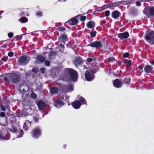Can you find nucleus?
<instances>
[{
  "label": "nucleus",
  "mask_w": 154,
  "mask_h": 154,
  "mask_svg": "<svg viewBox=\"0 0 154 154\" xmlns=\"http://www.w3.org/2000/svg\"><path fill=\"white\" fill-rule=\"evenodd\" d=\"M146 39L148 41L150 45L154 43V32L151 31L147 33L145 37Z\"/></svg>",
  "instance_id": "1"
},
{
  "label": "nucleus",
  "mask_w": 154,
  "mask_h": 154,
  "mask_svg": "<svg viewBox=\"0 0 154 154\" xmlns=\"http://www.w3.org/2000/svg\"><path fill=\"white\" fill-rule=\"evenodd\" d=\"M143 12L149 18L153 16L154 14V8L148 7L144 9Z\"/></svg>",
  "instance_id": "2"
},
{
  "label": "nucleus",
  "mask_w": 154,
  "mask_h": 154,
  "mask_svg": "<svg viewBox=\"0 0 154 154\" xmlns=\"http://www.w3.org/2000/svg\"><path fill=\"white\" fill-rule=\"evenodd\" d=\"M69 73L71 76L72 80L75 81L77 78L78 74L77 72L75 71L72 69H70L69 70Z\"/></svg>",
  "instance_id": "3"
},
{
  "label": "nucleus",
  "mask_w": 154,
  "mask_h": 154,
  "mask_svg": "<svg viewBox=\"0 0 154 154\" xmlns=\"http://www.w3.org/2000/svg\"><path fill=\"white\" fill-rule=\"evenodd\" d=\"M10 79L14 83H16L19 81V76L15 74H10Z\"/></svg>",
  "instance_id": "4"
},
{
  "label": "nucleus",
  "mask_w": 154,
  "mask_h": 154,
  "mask_svg": "<svg viewBox=\"0 0 154 154\" xmlns=\"http://www.w3.org/2000/svg\"><path fill=\"white\" fill-rule=\"evenodd\" d=\"M18 61L19 62V65H20L21 63H24V64L27 63L28 62L27 57L26 56H23L21 57L19 59Z\"/></svg>",
  "instance_id": "5"
},
{
  "label": "nucleus",
  "mask_w": 154,
  "mask_h": 154,
  "mask_svg": "<svg viewBox=\"0 0 154 154\" xmlns=\"http://www.w3.org/2000/svg\"><path fill=\"white\" fill-rule=\"evenodd\" d=\"M118 37L121 39H125L128 37L129 34L127 32L123 33H120L118 35Z\"/></svg>",
  "instance_id": "6"
},
{
  "label": "nucleus",
  "mask_w": 154,
  "mask_h": 154,
  "mask_svg": "<svg viewBox=\"0 0 154 154\" xmlns=\"http://www.w3.org/2000/svg\"><path fill=\"white\" fill-rule=\"evenodd\" d=\"M85 77L88 81H91L94 78L93 75L90 74V72L89 70L86 71L85 74Z\"/></svg>",
  "instance_id": "7"
},
{
  "label": "nucleus",
  "mask_w": 154,
  "mask_h": 154,
  "mask_svg": "<svg viewBox=\"0 0 154 154\" xmlns=\"http://www.w3.org/2000/svg\"><path fill=\"white\" fill-rule=\"evenodd\" d=\"M101 42L100 41H97L91 44L90 45L91 47H102Z\"/></svg>",
  "instance_id": "8"
},
{
  "label": "nucleus",
  "mask_w": 154,
  "mask_h": 154,
  "mask_svg": "<svg viewBox=\"0 0 154 154\" xmlns=\"http://www.w3.org/2000/svg\"><path fill=\"white\" fill-rule=\"evenodd\" d=\"M72 105L74 108L77 109L80 107L81 103L79 101H75L72 103Z\"/></svg>",
  "instance_id": "9"
},
{
  "label": "nucleus",
  "mask_w": 154,
  "mask_h": 154,
  "mask_svg": "<svg viewBox=\"0 0 154 154\" xmlns=\"http://www.w3.org/2000/svg\"><path fill=\"white\" fill-rule=\"evenodd\" d=\"M113 85L116 88H119L122 86L121 82L118 79H116L114 81Z\"/></svg>",
  "instance_id": "10"
},
{
  "label": "nucleus",
  "mask_w": 154,
  "mask_h": 154,
  "mask_svg": "<svg viewBox=\"0 0 154 154\" xmlns=\"http://www.w3.org/2000/svg\"><path fill=\"white\" fill-rule=\"evenodd\" d=\"M32 111L31 108L29 109H24L23 111V114L26 116L31 114H32Z\"/></svg>",
  "instance_id": "11"
},
{
  "label": "nucleus",
  "mask_w": 154,
  "mask_h": 154,
  "mask_svg": "<svg viewBox=\"0 0 154 154\" xmlns=\"http://www.w3.org/2000/svg\"><path fill=\"white\" fill-rule=\"evenodd\" d=\"M38 105L39 109L41 110L44 107L45 105V103L43 101L39 100L38 102Z\"/></svg>",
  "instance_id": "12"
},
{
  "label": "nucleus",
  "mask_w": 154,
  "mask_h": 154,
  "mask_svg": "<svg viewBox=\"0 0 154 154\" xmlns=\"http://www.w3.org/2000/svg\"><path fill=\"white\" fill-rule=\"evenodd\" d=\"M41 134V132L38 129L36 128L34 129L32 132V134L33 137H36Z\"/></svg>",
  "instance_id": "13"
},
{
  "label": "nucleus",
  "mask_w": 154,
  "mask_h": 154,
  "mask_svg": "<svg viewBox=\"0 0 154 154\" xmlns=\"http://www.w3.org/2000/svg\"><path fill=\"white\" fill-rule=\"evenodd\" d=\"M56 55V53L54 51H52L49 53V59L50 60H52L54 59L55 57V56Z\"/></svg>",
  "instance_id": "14"
},
{
  "label": "nucleus",
  "mask_w": 154,
  "mask_h": 154,
  "mask_svg": "<svg viewBox=\"0 0 154 154\" xmlns=\"http://www.w3.org/2000/svg\"><path fill=\"white\" fill-rule=\"evenodd\" d=\"M68 23L71 25H76L77 22V20L75 19L74 18L71 20H69L68 22Z\"/></svg>",
  "instance_id": "15"
},
{
  "label": "nucleus",
  "mask_w": 154,
  "mask_h": 154,
  "mask_svg": "<svg viewBox=\"0 0 154 154\" xmlns=\"http://www.w3.org/2000/svg\"><path fill=\"white\" fill-rule=\"evenodd\" d=\"M95 25V23L92 21H89L87 23V26L89 28H92L94 27Z\"/></svg>",
  "instance_id": "16"
},
{
  "label": "nucleus",
  "mask_w": 154,
  "mask_h": 154,
  "mask_svg": "<svg viewBox=\"0 0 154 154\" xmlns=\"http://www.w3.org/2000/svg\"><path fill=\"white\" fill-rule=\"evenodd\" d=\"M63 102L60 100H57L56 102L54 103V106L56 107L60 106L61 105H63Z\"/></svg>",
  "instance_id": "17"
},
{
  "label": "nucleus",
  "mask_w": 154,
  "mask_h": 154,
  "mask_svg": "<svg viewBox=\"0 0 154 154\" xmlns=\"http://www.w3.org/2000/svg\"><path fill=\"white\" fill-rule=\"evenodd\" d=\"M3 78L4 80L6 82H9L10 81L9 79H10V74H6L4 75Z\"/></svg>",
  "instance_id": "18"
},
{
  "label": "nucleus",
  "mask_w": 154,
  "mask_h": 154,
  "mask_svg": "<svg viewBox=\"0 0 154 154\" xmlns=\"http://www.w3.org/2000/svg\"><path fill=\"white\" fill-rule=\"evenodd\" d=\"M152 69V67L149 65H147L145 67V71L149 73L151 72Z\"/></svg>",
  "instance_id": "19"
},
{
  "label": "nucleus",
  "mask_w": 154,
  "mask_h": 154,
  "mask_svg": "<svg viewBox=\"0 0 154 154\" xmlns=\"http://www.w3.org/2000/svg\"><path fill=\"white\" fill-rule=\"evenodd\" d=\"M119 13L118 11H114L112 13V17L115 18H117L119 16Z\"/></svg>",
  "instance_id": "20"
},
{
  "label": "nucleus",
  "mask_w": 154,
  "mask_h": 154,
  "mask_svg": "<svg viewBox=\"0 0 154 154\" xmlns=\"http://www.w3.org/2000/svg\"><path fill=\"white\" fill-rule=\"evenodd\" d=\"M82 63V60L81 58L76 59L74 62V63L76 66Z\"/></svg>",
  "instance_id": "21"
},
{
  "label": "nucleus",
  "mask_w": 154,
  "mask_h": 154,
  "mask_svg": "<svg viewBox=\"0 0 154 154\" xmlns=\"http://www.w3.org/2000/svg\"><path fill=\"white\" fill-rule=\"evenodd\" d=\"M67 38V36L66 35L63 34L60 37H59V38L60 40L62 41V42H64L66 40Z\"/></svg>",
  "instance_id": "22"
},
{
  "label": "nucleus",
  "mask_w": 154,
  "mask_h": 154,
  "mask_svg": "<svg viewBox=\"0 0 154 154\" xmlns=\"http://www.w3.org/2000/svg\"><path fill=\"white\" fill-rule=\"evenodd\" d=\"M58 91V89L56 87H53L51 90V91L52 94L57 93Z\"/></svg>",
  "instance_id": "23"
},
{
  "label": "nucleus",
  "mask_w": 154,
  "mask_h": 154,
  "mask_svg": "<svg viewBox=\"0 0 154 154\" xmlns=\"http://www.w3.org/2000/svg\"><path fill=\"white\" fill-rule=\"evenodd\" d=\"M37 59L38 61L42 63L45 60L44 57L41 55H38L37 56Z\"/></svg>",
  "instance_id": "24"
},
{
  "label": "nucleus",
  "mask_w": 154,
  "mask_h": 154,
  "mask_svg": "<svg viewBox=\"0 0 154 154\" xmlns=\"http://www.w3.org/2000/svg\"><path fill=\"white\" fill-rule=\"evenodd\" d=\"M31 125V122L29 121H26L24 125V127H28L30 126Z\"/></svg>",
  "instance_id": "25"
},
{
  "label": "nucleus",
  "mask_w": 154,
  "mask_h": 154,
  "mask_svg": "<svg viewBox=\"0 0 154 154\" xmlns=\"http://www.w3.org/2000/svg\"><path fill=\"white\" fill-rule=\"evenodd\" d=\"M125 2H120L117 3H113L112 5L113 6H117L120 5H121V4H123V3H124Z\"/></svg>",
  "instance_id": "26"
},
{
  "label": "nucleus",
  "mask_w": 154,
  "mask_h": 154,
  "mask_svg": "<svg viewBox=\"0 0 154 154\" xmlns=\"http://www.w3.org/2000/svg\"><path fill=\"white\" fill-rule=\"evenodd\" d=\"M131 60H129L128 61L125 60L124 61V63L127 64V67H128L130 66L131 64Z\"/></svg>",
  "instance_id": "27"
},
{
  "label": "nucleus",
  "mask_w": 154,
  "mask_h": 154,
  "mask_svg": "<svg viewBox=\"0 0 154 154\" xmlns=\"http://www.w3.org/2000/svg\"><path fill=\"white\" fill-rule=\"evenodd\" d=\"M67 92L71 91L73 90V88L72 85H69L67 88Z\"/></svg>",
  "instance_id": "28"
},
{
  "label": "nucleus",
  "mask_w": 154,
  "mask_h": 154,
  "mask_svg": "<svg viewBox=\"0 0 154 154\" xmlns=\"http://www.w3.org/2000/svg\"><path fill=\"white\" fill-rule=\"evenodd\" d=\"M20 21L21 22H26L27 21V18L26 17H22L20 19Z\"/></svg>",
  "instance_id": "29"
},
{
  "label": "nucleus",
  "mask_w": 154,
  "mask_h": 154,
  "mask_svg": "<svg viewBox=\"0 0 154 154\" xmlns=\"http://www.w3.org/2000/svg\"><path fill=\"white\" fill-rule=\"evenodd\" d=\"M45 65L47 66H49L50 64V62L48 60H45Z\"/></svg>",
  "instance_id": "30"
},
{
  "label": "nucleus",
  "mask_w": 154,
  "mask_h": 154,
  "mask_svg": "<svg viewBox=\"0 0 154 154\" xmlns=\"http://www.w3.org/2000/svg\"><path fill=\"white\" fill-rule=\"evenodd\" d=\"M90 34L92 37H94L96 35V32L95 31L91 32Z\"/></svg>",
  "instance_id": "31"
},
{
  "label": "nucleus",
  "mask_w": 154,
  "mask_h": 154,
  "mask_svg": "<svg viewBox=\"0 0 154 154\" xmlns=\"http://www.w3.org/2000/svg\"><path fill=\"white\" fill-rule=\"evenodd\" d=\"M129 55V54L128 53H126L124 54L123 55V57H127Z\"/></svg>",
  "instance_id": "32"
},
{
  "label": "nucleus",
  "mask_w": 154,
  "mask_h": 154,
  "mask_svg": "<svg viewBox=\"0 0 154 154\" xmlns=\"http://www.w3.org/2000/svg\"><path fill=\"white\" fill-rule=\"evenodd\" d=\"M14 55V53L12 52H9L8 53V55L10 57H12Z\"/></svg>",
  "instance_id": "33"
},
{
  "label": "nucleus",
  "mask_w": 154,
  "mask_h": 154,
  "mask_svg": "<svg viewBox=\"0 0 154 154\" xmlns=\"http://www.w3.org/2000/svg\"><path fill=\"white\" fill-rule=\"evenodd\" d=\"M86 17L85 16H82L80 17V20L82 21H84L86 19Z\"/></svg>",
  "instance_id": "34"
},
{
  "label": "nucleus",
  "mask_w": 154,
  "mask_h": 154,
  "mask_svg": "<svg viewBox=\"0 0 154 154\" xmlns=\"http://www.w3.org/2000/svg\"><path fill=\"white\" fill-rule=\"evenodd\" d=\"M8 36L9 38H11L13 35V34L12 32L9 33L8 34Z\"/></svg>",
  "instance_id": "35"
},
{
  "label": "nucleus",
  "mask_w": 154,
  "mask_h": 154,
  "mask_svg": "<svg viewBox=\"0 0 154 154\" xmlns=\"http://www.w3.org/2000/svg\"><path fill=\"white\" fill-rule=\"evenodd\" d=\"M58 30L61 31H64L65 30V29L64 27H61L58 29Z\"/></svg>",
  "instance_id": "36"
},
{
  "label": "nucleus",
  "mask_w": 154,
  "mask_h": 154,
  "mask_svg": "<svg viewBox=\"0 0 154 154\" xmlns=\"http://www.w3.org/2000/svg\"><path fill=\"white\" fill-rule=\"evenodd\" d=\"M110 12L109 11H106V13H105L106 16H109L110 14Z\"/></svg>",
  "instance_id": "37"
},
{
  "label": "nucleus",
  "mask_w": 154,
  "mask_h": 154,
  "mask_svg": "<svg viewBox=\"0 0 154 154\" xmlns=\"http://www.w3.org/2000/svg\"><path fill=\"white\" fill-rule=\"evenodd\" d=\"M31 97L34 98H35L36 97V95L35 93H32L31 95Z\"/></svg>",
  "instance_id": "38"
},
{
  "label": "nucleus",
  "mask_w": 154,
  "mask_h": 154,
  "mask_svg": "<svg viewBox=\"0 0 154 154\" xmlns=\"http://www.w3.org/2000/svg\"><path fill=\"white\" fill-rule=\"evenodd\" d=\"M7 57H3L1 59V60L3 61H6L7 60Z\"/></svg>",
  "instance_id": "39"
},
{
  "label": "nucleus",
  "mask_w": 154,
  "mask_h": 154,
  "mask_svg": "<svg viewBox=\"0 0 154 154\" xmlns=\"http://www.w3.org/2000/svg\"><path fill=\"white\" fill-rule=\"evenodd\" d=\"M12 130L14 132H16L17 131V129L15 127H13L12 129Z\"/></svg>",
  "instance_id": "40"
},
{
  "label": "nucleus",
  "mask_w": 154,
  "mask_h": 154,
  "mask_svg": "<svg viewBox=\"0 0 154 154\" xmlns=\"http://www.w3.org/2000/svg\"><path fill=\"white\" fill-rule=\"evenodd\" d=\"M80 100L82 102L84 103H86L85 100L83 98H81Z\"/></svg>",
  "instance_id": "41"
},
{
  "label": "nucleus",
  "mask_w": 154,
  "mask_h": 154,
  "mask_svg": "<svg viewBox=\"0 0 154 154\" xmlns=\"http://www.w3.org/2000/svg\"><path fill=\"white\" fill-rule=\"evenodd\" d=\"M93 60L92 58H88L87 59V61L88 62H92Z\"/></svg>",
  "instance_id": "42"
},
{
  "label": "nucleus",
  "mask_w": 154,
  "mask_h": 154,
  "mask_svg": "<svg viewBox=\"0 0 154 154\" xmlns=\"http://www.w3.org/2000/svg\"><path fill=\"white\" fill-rule=\"evenodd\" d=\"M40 71L42 73H44L45 72V69L44 68H42L40 69Z\"/></svg>",
  "instance_id": "43"
},
{
  "label": "nucleus",
  "mask_w": 154,
  "mask_h": 154,
  "mask_svg": "<svg viewBox=\"0 0 154 154\" xmlns=\"http://www.w3.org/2000/svg\"><path fill=\"white\" fill-rule=\"evenodd\" d=\"M1 109L2 110L4 111L5 109V106H2L1 107Z\"/></svg>",
  "instance_id": "44"
},
{
  "label": "nucleus",
  "mask_w": 154,
  "mask_h": 154,
  "mask_svg": "<svg viewBox=\"0 0 154 154\" xmlns=\"http://www.w3.org/2000/svg\"><path fill=\"white\" fill-rule=\"evenodd\" d=\"M136 4L137 6H139L140 5L141 3L140 2L138 1L136 2Z\"/></svg>",
  "instance_id": "45"
},
{
  "label": "nucleus",
  "mask_w": 154,
  "mask_h": 154,
  "mask_svg": "<svg viewBox=\"0 0 154 154\" xmlns=\"http://www.w3.org/2000/svg\"><path fill=\"white\" fill-rule=\"evenodd\" d=\"M0 115L2 117H4L5 116V113L4 112H1L0 113Z\"/></svg>",
  "instance_id": "46"
},
{
  "label": "nucleus",
  "mask_w": 154,
  "mask_h": 154,
  "mask_svg": "<svg viewBox=\"0 0 154 154\" xmlns=\"http://www.w3.org/2000/svg\"><path fill=\"white\" fill-rule=\"evenodd\" d=\"M37 15H38L41 16L42 15V13L41 12H39L37 13Z\"/></svg>",
  "instance_id": "47"
},
{
  "label": "nucleus",
  "mask_w": 154,
  "mask_h": 154,
  "mask_svg": "<svg viewBox=\"0 0 154 154\" xmlns=\"http://www.w3.org/2000/svg\"><path fill=\"white\" fill-rule=\"evenodd\" d=\"M114 60V59L113 58H110L109 59V61L111 62Z\"/></svg>",
  "instance_id": "48"
},
{
  "label": "nucleus",
  "mask_w": 154,
  "mask_h": 154,
  "mask_svg": "<svg viewBox=\"0 0 154 154\" xmlns=\"http://www.w3.org/2000/svg\"><path fill=\"white\" fill-rule=\"evenodd\" d=\"M64 44H65V42H62L60 43V45L61 47H62Z\"/></svg>",
  "instance_id": "49"
},
{
  "label": "nucleus",
  "mask_w": 154,
  "mask_h": 154,
  "mask_svg": "<svg viewBox=\"0 0 154 154\" xmlns=\"http://www.w3.org/2000/svg\"><path fill=\"white\" fill-rule=\"evenodd\" d=\"M32 71L34 72L35 73H36V70L35 69H32Z\"/></svg>",
  "instance_id": "50"
},
{
  "label": "nucleus",
  "mask_w": 154,
  "mask_h": 154,
  "mask_svg": "<svg viewBox=\"0 0 154 154\" xmlns=\"http://www.w3.org/2000/svg\"><path fill=\"white\" fill-rule=\"evenodd\" d=\"M140 70H142V67L141 66H139L138 67Z\"/></svg>",
  "instance_id": "51"
},
{
  "label": "nucleus",
  "mask_w": 154,
  "mask_h": 154,
  "mask_svg": "<svg viewBox=\"0 0 154 154\" xmlns=\"http://www.w3.org/2000/svg\"><path fill=\"white\" fill-rule=\"evenodd\" d=\"M4 139V137L1 135H0V140H2Z\"/></svg>",
  "instance_id": "52"
},
{
  "label": "nucleus",
  "mask_w": 154,
  "mask_h": 154,
  "mask_svg": "<svg viewBox=\"0 0 154 154\" xmlns=\"http://www.w3.org/2000/svg\"><path fill=\"white\" fill-rule=\"evenodd\" d=\"M151 63L152 64H153V63H154V62H153V61H152Z\"/></svg>",
  "instance_id": "53"
},
{
  "label": "nucleus",
  "mask_w": 154,
  "mask_h": 154,
  "mask_svg": "<svg viewBox=\"0 0 154 154\" xmlns=\"http://www.w3.org/2000/svg\"><path fill=\"white\" fill-rule=\"evenodd\" d=\"M102 23H106V22L105 21H103Z\"/></svg>",
  "instance_id": "54"
},
{
  "label": "nucleus",
  "mask_w": 154,
  "mask_h": 154,
  "mask_svg": "<svg viewBox=\"0 0 154 154\" xmlns=\"http://www.w3.org/2000/svg\"><path fill=\"white\" fill-rule=\"evenodd\" d=\"M36 63L37 64H38V62L37 61L36 62Z\"/></svg>",
  "instance_id": "55"
},
{
  "label": "nucleus",
  "mask_w": 154,
  "mask_h": 154,
  "mask_svg": "<svg viewBox=\"0 0 154 154\" xmlns=\"http://www.w3.org/2000/svg\"><path fill=\"white\" fill-rule=\"evenodd\" d=\"M91 71H92V72H93V70H91Z\"/></svg>",
  "instance_id": "56"
}]
</instances>
